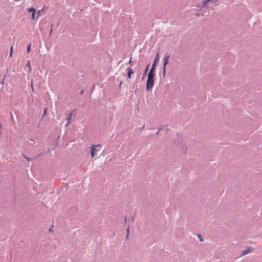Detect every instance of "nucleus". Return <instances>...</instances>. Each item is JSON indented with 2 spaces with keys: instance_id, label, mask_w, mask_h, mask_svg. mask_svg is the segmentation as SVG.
Here are the masks:
<instances>
[{
  "instance_id": "nucleus-1",
  "label": "nucleus",
  "mask_w": 262,
  "mask_h": 262,
  "mask_svg": "<svg viewBox=\"0 0 262 262\" xmlns=\"http://www.w3.org/2000/svg\"><path fill=\"white\" fill-rule=\"evenodd\" d=\"M154 73H152L151 71H149L148 74V79L146 82V90L147 91H150L154 85Z\"/></svg>"
},
{
  "instance_id": "nucleus-2",
  "label": "nucleus",
  "mask_w": 262,
  "mask_h": 262,
  "mask_svg": "<svg viewBox=\"0 0 262 262\" xmlns=\"http://www.w3.org/2000/svg\"><path fill=\"white\" fill-rule=\"evenodd\" d=\"M100 147V145H92L91 146V148L92 158H93L94 157H95V156L97 155L96 152L99 150V149H98V148H99Z\"/></svg>"
},
{
  "instance_id": "nucleus-3",
  "label": "nucleus",
  "mask_w": 262,
  "mask_h": 262,
  "mask_svg": "<svg viewBox=\"0 0 262 262\" xmlns=\"http://www.w3.org/2000/svg\"><path fill=\"white\" fill-rule=\"evenodd\" d=\"M159 53H158L157 54V56L156 57V58L155 59V61L152 64L151 69L150 70V71H151L152 73H154L155 70L157 66V63L159 62Z\"/></svg>"
},
{
  "instance_id": "nucleus-4",
  "label": "nucleus",
  "mask_w": 262,
  "mask_h": 262,
  "mask_svg": "<svg viewBox=\"0 0 262 262\" xmlns=\"http://www.w3.org/2000/svg\"><path fill=\"white\" fill-rule=\"evenodd\" d=\"M169 56L168 55H166L164 58V67H163V73L164 74L165 73V68H166V65L168 64V59H169Z\"/></svg>"
},
{
  "instance_id": "nucleus-5",
  "label": "nucleus",
  "mask_w": 262,
  "mask_h": 262,
  "mask_svg": "<svg viewBox=\"0 0 262 262\" xmlns=\"http://www.w3.org/2000/svg\"><path fill=\"white\" fill-rule=\"evenodd\" d=\"M127 70V77L128 78L130 79L132 78V74L134 73L133 70L130 68H128Z\"/></svg>"
},
{
  "instance_id": "nucleus-6",
  "label": "nucleus",
  "mask_w": 262,
  "mask_h": 262,
  "mask_svg": "<svg viewBox=\"0 0 262 262\" xmlns=\"http://www.w3.org/2000/svg\"><path fill=\"white\" fill-rule=\"evenodd\" d=\"M251 251V248H247L246 250H245L243 251V253H242V255H245L246 254H248L249 253V252H250Z\"/></svg>"
},
{
  "instance_id": "nucleus-7",
  "label": "nucleus",
  "mask_w": 262,
  "mask_h": 262,
  "mask_svg": "<svg viewBox=\"0 0 262 262\" xmlns=\"http://www.w3.org/2000/svg\"><path fill=\"white\" fill-rule=\"evenodd\" d=\"M73 115V113L71 112L69 115V117L67 119V120H68V122L67 123V125L66 126H67L68 124H70V120L71 119V117H72V116Z\"/></svg>"
},
{
  "instance_id": "nucleus-8",
  "label": "nucleus",
  "mask_w": 262,
  "mask_h": 262,
  "mask_svg": "<svg viewBox=\"0 0 262 262\" xmlns=\"http://www.w3.org/2000/svg\"><path fill=\"white\" fill-rule=\"evenodd\" d=\"M43 12V9L40 10L37 12V16L36 18L37 19L41 15L42 12Z\"/></svg>"
},
{
  "instance_id": "nucleus-9",
  "label": "nucleus",
  "mask_w": 262,
  "mask_h": 262,
  "mask_svg": "<svg viewBox=\"0 0 262 262\" xmlns=\"http://www.w3.org/2000/svg\"><path fill=\"white\" fill-rule=\"evenodd\" d=\"M212 2L214 3V2H216V0H205L204 2V5H206L208 2Z\"/></svg>"
},
{
  "instance_id": "nucleus-10",
  "label": "nucleus",
  "mask_w": 262,
  "mask_h": 262,
  "mask_svg": "<svg viewBox=\"0 0 262 262\" xmlns=\"http://www.w3.org/2000/svg\"><path fill=\"white\" fill-rule=\"evenodd\" d=\"M27 11L28 12H33L34 11H35V9L34 8H31L27 9Z\"/></svg>"
},
{
  "instance_id": "nucleus-11",
  "label": "nucleus",
  "mask_w": 262,
  "mask_h": 262,
  "mask_svg": "<svg viewBox=\"0 0 262 262\" xmlns=\"http://www.w3.org/2000/svg\"><path fill=\"white\" fill-rule=\"evenodd\" d=\"M12 55H13V46H11L10 48V52L9 56L10 57H12Z\"/></svg>"
},
{
  "instance_id": "nucleus-12",
  "label": "nucleus",
  "mask_w": 262,
  "mask_h": 262,
  "mask_svg": "<svg viewBox=\"0 0 262 262\" xmlns=\"http://www.w3.org/2000/svg\"><path fill=\"white\" fill-rule=\"evenodd\" d=\"M35 11H34L32 14V19L35 20Z\"/></svg>"
},
{
  "instance_id": "nucleus-13",
  "label": "nucleus",
  "mask_w": 262,
  "mask_h": 262,
  "mask_svg": "<svg viewBox=\"0 0 262 262\" xmlns=\"http://www.w3.org/2000/svg\"><path fill=\"white\" fill-rule=\"evenodd\" d=\"M149 65H148V66H147V67H146V69H145V72H144V73L143 76H144L146 74L147 72L148 69V68H149Z\"/></svg>"
},
{
  "instance_id": "nucleus-14",
  "label": "nucleus",
  "mask_w": 262,
  "mask_h": 262,
  "mask_svg": "<svg viewBox=\"0 0 262 262\" xmlns=\"http://www.w3.org/2000/svg\"><path fill=\"white\" fill-rule=\"evenodd\" d=\"M31 44H30L27 47V52L29 53L30 51V50H31Z\"/></svg>"
},
{
  "instance_id": "nucleus-15",
  "label": "nucleus",
  "mask_w": 262,
  "mask_h": 262,
  "mask_svg": "<svg viewBox=\"0 0 262 262\" xmlns=\"http://www.w3.org/2000/svg\"><path fill=\"white\" fill-rule=\"evenodd\" d=\"M27 67H29V71H31V67H30V61H28L27 63Z\"/></svg>"
},
{
  "instance_id": "nucleus-16",
  "label": "nucleus",
  "mask_w": 262,
  "mask_h": 262,
  "mask_svg": "<svg viewBox=\"0 0 262 262\" xmlns=\"http://www.w3.org/2000/svg\"><path fill=\"white\" fill-rule=\"evenodd\" d=\"M47 112V108H45V110H44V115H45L46 114Z\"/></svg>"
},
{
  "instance_id": "nucleus-17",
  "label": "nucleus",
  "mask_w": 262,
  "mask_h": 262,
  "mask_svg": "<svg viewBox=\"0 0 262 262\" xmlns=\"http://www.w3.org/2000/svg\"><path fill=\"white\" fill-rule=\"evenodd\" d=\"M127 236L128 234V233H129V227H128L127 229Z\"/></svg>"
},
{
  "instance_id": "nucleus-18",
  "label": "nucleus",
  "mask_w": 262,
  "mask_h": 262,
  "mask_svg": "<svg viewBox=\"0 0 262 262\" xmlns=\"http://www.w3.org/2000/svg\"><path fill=\"white\" fill-rule=\"evenodd\" d=\"M131 61H132V58L130 59L129 61V63H131Z\"/></svg>"
}]
</instances>
